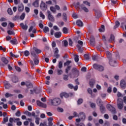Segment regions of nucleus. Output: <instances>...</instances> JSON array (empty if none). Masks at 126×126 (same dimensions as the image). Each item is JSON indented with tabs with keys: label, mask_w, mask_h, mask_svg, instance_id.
I'll return each instance as SVG.
<instances>
[{
	"label": "nucleus",
	"mask_w": 126,
	"mask_h": 126,
	"mask_svg": "<svg viewBox=\"0 0 126 126\" xmlns=\"http://www.w3.org/2000/svg\"><path fill=\"white\" fill-rule=\"evenodd\" d=\"M49 102L51 103L52 106H59V105H61L62 100L60 99V98H54L52 99H50Z\"/></svg>",
	"instance_id": "1"
},
{
	"label": "nucleus",
	"mask_w": 126,
	"mask_h": 126,
	"mask_svg": "<svg viewBox=\"0 0 126 126\" xmlns=\"http://www.w3.org/2000/svg\"><path fill=\"white\" fill-rule=\"evenodd\" d=\"M73 115L74 118V117H80L81 118V120L83 121H84V120H85V114L83 112H80L79 114H78L76 112H74L73 113Z\"/></svg>",
	"instance_id": "2"
},
{
	"label": "nucleus",
	"mask_w": 126,
	"mask_h": 126,
	"mask_svg": "<svg viewBox=\"0 0 126 126\" xmlns=\"http://www.w3.org/2000/svg\"><path fill=\"white\" fill-rule=\"evenodd\" d=\"M93 67L94 68V69L98 70V71H103V70H104V67L98 64H94L93 65Z\"/></svg>",
	"instance_id": "3"
},
{
	"label": "nucleus",
	"mask_w": 126,
	"mask_h": 126,
	"mask_svg": "<svg viewBox=\"0 0 126 126\" xmlns=\"http://www.w3.org/2000/svg\"><path fill=\"white\" fill-rule=\"evenodd\" d=\"M106 108L108 111H110L112 114H116L117 112L116 111V108L113 107L111 104H107Z\"/></svg>",
	"instance_id": "4"
},
{
	"label": "nucleus",
	"mask_w": 126,
	"mask_h": 126,
	"mask_svg": "<svg viewBox=\"0 0 126 126\" xmlns=\"http://www.w3.org/2000/svg\"><path fill=\"white\" fill-rule=\"evenodd\" d=\"M117 106L119 110H122L123 108H124V103L123 102V100H122V99H118Z\"/></svg>",
	"instance_id": "5"
},
{
	"label": "nucleus",
	"mask_w": 126,
	"mask_h": 126,
	"mask_svg": "<svg viewBox=\"0 0 126 126\" xmlns=\"http://www.w3.org/2000/svg\"><path fill=\"white\" fill-rule=\"evenodd\" d=\"M72 72L74 75V77H78L79 76V71L76 68H73Z\"/></svg>",
	"instance_id": "6"
},
{
	"label": "nucleus",
	"mask_w": 126,
	"mask_h": 126,
	"mask_svg": "<svg viewBox=\"0 0 126 126\" xmlns=\"http://www.w3.org/2000/svg\"><path fill=\"white\" fill-rule=\"evenodd\" d=\"M78 43L79 44V45H77V47L78 49H79V51L81 53H82L83 50H82V49H81V47H82V46H83V42H82V41H81V40H79L78 41Z\"/></svg>",
	"instance_id": "7"
},
{
	"label": "nucleus",
	"mask_w": 126,
	"mask_h": 126,
	"mask_svg": "<svg viewBox=\"0 0 126 126\" xmlns=\"http://www.w3.org/2000/svg\"><path fill=\"white\" fill-rule=\"evenodd\" d=\"M48 19L50 20V21H52V22H54L55 21V18H54L53 15H52V14H51V12L50 11H48Z\"/></svg>",
	"instance_id": "8"
},
{
	"label": "nucleus",
	"mask_w": 126,
	"mask_h": 126,
	"mask_svg": "<svg viewBox=\"0 0 126 126\" xmlns=\"http://www.w3.org/2000/svg\"><path fill=\"white\" fill-rule=\"evenodd\" d=\"M40 8L42 10H46L47 9V5L43 1H41L40 4Z\"/></svg>",
	"instance_id": "9"
},
{
	"label": "nucleus",
	"mask_w": 126,
	"mask_h": 126,
	"mask_svg": "<svg viewBox=\"0 0 126 126\" xmlns=\"http://www.w3.org/2000/svg\"><path fill=\"white\" fill-rule=\"evenodd\" d=\"M37 106L39 107H42V108H47V104L41 102L40 101H37Z\"/></svg>",
	"instance_id": "10"
},
{
	"label": "nucleus",
	"mask_w": 126,
	"mask_h": 126,
	"mask_svg": "<svg viewBox=\"0 0 126 126\" xmlns=\"http://www.w3.org/2000/svg\"><path fill=\"white\" fill-rule=\"evenodd\" d=\"M90 43L92 46H95V38H94V36H91Z\"/></svg>",
	"instance_id": "11"
},
{
	"label": "nucleus",
	"mask_w": 126,
	"mask_h": 126,
	"mask_svg": "<svg viewBox=\"0 0 126 126\" xmlns=\"http://www.w3.org/2000/svg\"><path fill=\"white\" fill-rule=\"evenodd\" d=\"M24 9V6L23 5V4L20 3L18 6V11L21 12L23 11V10Z\"/></svg>",
	"instance_id": "12"
},
{
	"label": "nucleus",
	"mask_w": 126,
	"mask_h": 126,
	"mask_svg": "<svg viewBox=\"0 0 126 126\" xmlns=\"http://www.w3.org/2000/svg\"><path fill=\"white\" fill-rule=\"evenodd\" d=\"M4 87L6 89H9V88L12 87V86L10 84H9V82H8V81H6L4 82Z\"/></svg>",
	"instance_id": "13"
},
{
	"label": "nucleus",
	"mask_w": 126,
	"mask_h": 126,
	"mask_svg": "<svg viewBox=\"0 0 126 126\" xmlns=\"http://www.w3.org/2000/svg\"><path fill=\"white\" fill-rule=\"evenodd\" d=\"M120 85H121V87H122V88H123V89H125V88L126 87V81H125V80H122L121 81Z\"/></svg>",
	"instance_id": "14"
},
{
	"label": "nucleus",
	"mask_w": 126,
	"mask_h": 126,
	"mask_svg": "<svg viewBox=\"0 0 126 126\" xmlns=\"http://www.w3.org/2000/svg\"><path fill=\"white\" fill-rule=\"evenodd\" d=\"M80 7H81L82 9L85 11V12H88L89 11V10L87 7L84 6V4H81L80 5Z\"/></svg>",
	"instance_id": "15"
},
{
	"label": "nucleus",
	"mask_w": 126,
	"mask_h": 126,
	"mask_svg": "<svg viewBox=\"0 0 126 126\" xmlns=\"http://www.w3.org/2000/svg\"><path fill=\"white\" fill-rule=\"evenodd\" d=\"M76 25L77 26L82 27V26H83V23L80 20H78L76 21Z\"/></svg>",
	"instance_id": "16"
},
{
	"label": "nucleus",
	"mask_w": 126,
	"mask_h": 126,
	"mask_svg": "<svg viewBox=\"0 0 126 126\" xmlns=\"http://www.w3.org/2000/svg\"><path fill=\"white\" fill-rule=\"evenodd\" d=\"M109 64H110L111 66H116V61L112 60H109Z\"/></svg>",
	"instance_id": "17"
},
{
	"label": "nucleus",
	"mask_w": 126,
	"mask_h": 126,
	"mask_svg": "<svg viewBox=\"0 0 126 126\" xmlns=\"http://www.w3.org/2000/svg\"><path fill=\"white\" fill-rule=\"evenodd\" d=\"M20 26L23 30H27L28 29V26L27 25H24L22 23L20 24Z\"/></svg>",
	"instance_id": "18"
},
{
	"label": "nucleus",
	"mask_w": 126,
	"mask_h": 126,
	"mask_svg": "<svg viewBox=\"0 0 126 126\" xmlns=\"http://www.w3.org/2000/svg\"><path fill=\"white\" fill-rule=\"evenodd\" d=\"M60 96L61 98H63V97L65 98H67L68 97V94L65 93H62L60 94Z\"/></svg>",
	"instance_id": "19"
},
{
	"label": "nucleus",
	"mask_w": 126,
	"mask_h": 126,
	"mask_svg": "<svg viewBox=\"0 0 126 126\" xmlns=\"http://www.w3.org/2000/svg\"><path fill=\"white\" fill-rule=\"evenodd\" d=\"M33 51H34V52H36V54H41V53H42V51H41V50L36 48V47H34L33 48Z\"/></svg>",
	"instance_id": "20"
},
{
	"label": "nucleus",
	"mask_w": 126,
	"mask_h": 126,
	"mask_svg": "<svg viewBox=\"0 0 126 126\" xmlns=\"http://www.w3.org/2000/svg\"><path fill=\"white\" fill-rule=\"evenodd\" d=\"M1 61H2V63H5V64H7L8 63V60H7V59H6V58H5V57H2L1 58Z\"/></svg>",
	"instance_id": "21"
},
{
	"label": "nucleus",
	"mask_w": 126,
	"mask_h": 126,
	"mask_svg": "<svg viewBox=\"0 0 126 126\" xmlns=\"http://www.w3.org/2000/svg\"><path fill=\"white\" fill-rule=\"evenodd\" d=\"M32 5H33L34 7H38V6H39V0H35L33 3Z\"/></svg>",
	"instance_id": "22"
},
{
	"label": "nucleus",
	"mask_w": 126,
	"mask_h": 126,
	"mask_svg": "<svg viewBox=\"0 0 126 126\" xmlns=\"http://www.w3.org/2000/svg\"><path fill=\"white\" fill-rule=\"evenodd\" d=\"M96 103L98 106H101L103 104V101L100 98H97Z\"/></svg>",
	"instance_id": "23"
},
{
	"label": "nucleus",
	"mask_w": 126,
	"mask_h": 126,
	"mask_svg": "<svg viewBox=\"0 0 126 126\" xmlns=\"http://www.w3.org/2000/svg\"><path fill=\"white\" fill-rule=\"evenodd\" d=\"M54 35L56 38H60L62 36V33L61 32H57L54 34Z\"/></svg>",
	"instance_id": "24"
},
{
	"label": "nucleus",
	"mask_w": 126,
	"mask_h": 126,
	"mask_svg": "<svg viewBox=\"0 0 126 126\" xmlns=\"http://www.w3.org/2000/svg\"><path fill=\"white\" fill-rule=\"evenodd\" d=\"M74 57L75 63H78V61H79V56L76 54H74Z\"/></svg>",
	"instance_id": "25"
},
{
	"label": "nucleus",
	"mask_w": 126,
	"mask_h": 126,
	"mask_svg": "<svg viewBox=\"0 0 126 126\" xmlns=\"http://www.w3.org/2000/svg\"><path fill=\"white\" fill-rule=\"evenodd\" d=\"M12 81L14 83H16V82H18V79L16 76H14L12 78Z\"/></svg>",
	"instance_id": "26"
},
{
	"label": "nucleus",
	"mask_w": 126,
	"mask_h": 126,
	"mask_svg": "<svg viewBox=\"0 0 126 126\" xmlns=\"http://www.w3.org/2000/svg\"><path fill=\"white\" fill-rule=\"evenodd\" d=\"M10 42L13 45H16L17 44V40L15 38H13L12 40H10Z\"/></svg>",
	"instance_id": "27"
},
{
	"label": "nucleus",
	"mask_w": 126,
	"mask_h": 126,
	"mask_svg": "<svg viewBox=\"0 0 126 126\" xmlns=\"http://www.w3.org/2000/svg\"><path fill=\"white\" fill-rule=\"evenodd\" d=\"M110 42H114L115 41V36L113 35H111L110 38L109 40Z\"/></svg>",
	"instance_id": "28"
},
{
	"label": "nucleus",
	"mask_w": 126,
	"mask_h": 126,
	"mask_svg": "<svg viewBox=\"0 0 126 126\" xmlns=\"http://www.w3.org/2000/svg\"><path fill=\"white\" fill-rule=\"evenodd\" d=\"M98 31L101 32H105V26L101 25V28L99 29Z\"/></svg>",
	"instance_id": "29"
},
{
	"label": "nucleus",
	"mask_w": 126,
	"mask_h": 126,
	"mask_svg": "<svg viewBox=\"0 0 126 126\" xmlns=\"http://www.w3.org/2000/svg\"><path fill=\"white\" fill-rule=\"evenodd\" d=\"M33 62H34V64H35V65H37L39 64V59H38L37 58L33 59Z\"/></svg>",
	"instance_id": "30"
},
{
	"label": "nucleus",
	"mask_w": 126,
	"mask_h": 126,
	"mask_svg": "<svg viewBox=\"0 0 126 126\" xmlns=\"http://www.w3.org/2000/svg\"><path fill=\"white\" fill-rule=\"evenodd\" d=\"M63 21L66 22V21L67 20V18L66 17V14L65 13H63Z\"/></svg>",
	"instance_id": "31"
},
{
	"label": "nucleus",
	"mask_w": 126,
	"mask_h": 126,
	"mask_svg": "<svg viewBox=\"0 0 126 126\" xmlns=\"http://www.w3.org/2000/svg\"><path fill=\"white\" fill-rule=\"evenodd\" d=\"M12 96H13V94H9L8 93H6L5 94V97L6 98H8L9 97H12Z\"/></svg>",
	"instance_id": "32"
},
{
	"label": "nucleus",
	"mask_w": 126,
	"mask_h": 126,
	"mask_svg": "<svg viewBox=\"0 0 126 126\" xmlns=\"http://www.w3.org/2000/svg\"><path fill=\"white\" fill-rule=\"evenodd\" d=\"M43 31L45 33H47V32H49L50 31V29L48 27H45Z\"/></svg>",
	"instance_id": "33"
},
{
	"label": "nucleus",
	"mask_w": 126,
	"mask_h": 126,
	"mask_svg": "<svg viewBox=\"0 0 126 126\" xmlns=\"http://www.w3.org/2000/svg\"><path fill=\"white\" fill-rule=\"evenodd\" d=\"M95 83V80H93L92 81H90L89 84L91 87H93Z\"/></svg>",
	"instance_id": "34"
},
{
	"label": "nucleus",
	"mask_w": 126,
	"mask_h": 126,
	"mask_svg": "<svg viewBox=\"0 0 126 126\" xmlns=\"http://www.w3.org/2000/svg\"><path fill=\"white\" fill-rule=\"evenodd\" d=\"M83 3L87 6H90L91 5L90 2H88V1H84Z\"/></svg>",
	"instance_id": "35"
},
{
	"label": "nucleus",
	"mask_w": 126,
	"mask_h": 126,
	"mask_svg": "<svg viewBox=\"0 0 126 126\" xmlns=\"http://www.w3.org/2000/svg\"><path fill=\"white\" fill-rule=\"evenodd\" d=\"M10 55L11 57H12L13 58H17L19 57V55L13 54V53H12V52H10Z\"/></svg>",
	"instance_id": "36"
},
{
	"label": "nucleus",
	"mask_w": 126,
	"mask_h": 126,
	"mask_svg": "<svg viewBox=\"0 0 126 126\" xmlns=\"http://www.w3.org/2000/svg\"><path fill=\"white\" fill-rule=\"evenodd\" d=\"M100 109L101 113H105V107L103 105H100Z\"/></svg>",
	"instance_id": "37"
},
{
	"label": "nucleus",
	"mask_w": 126,
	"mask_h": 126,
	"mask_svg": "<svg viewBox=\"0 0 126 126\" xmlns=\"http://www.w3.org/2000/svg\"><path fill=\"white\" fill-rule=\"evenodd\" d=\"M63 70L62 69H58L57 70V74L58 75H62V74H63Z\"/></svg>",
	"instance_id": "38"
},
{
	"label": "nucleus",
	"mask_w": 126,
	"mask_h": 126,
	"mask_svg": "<svg viewBox=\"0 0 126 126\" xmlns=\"http://www.w3.org/2000/svg\"><path fill=\"white\" fill-rule=\"evenodd\" d=\"M63 33H64V34H67L68 30H67V28L64 27L63 28Z\"/></svg>",
	"instance_id": "39"
},
{
	"label": "nucleus",
	"mask_w": 126,
	"mask_h": 126,
	"mask_svg": "<svg viewBox=\"0 0 126 126\" xmlns=\"http://www.w3.org/2000/svg\"><path fill=\"white\" fill-rule=\"evenodd\" d=\"M71 63V62L70 61H68L66 63H64V66H66V65H69Z\"/></svg>",
	"instance_id": "40"
},
{
	"label": "nucleus",
	"mask_w": 126,
	"mask_h": 126,
	"mask_svg": "<svg viewBox=\"0 0 126 126\" xmlns=\"http://www.w3.org/2000/svg\"><path fill=\"white\" fill-rule=\"evenodd\" d=\"M63 44L64 47H67L68 45V42H67V40L63 41Z\"/></svg>",
	"instance_id": "41"
},
{
	"label": "nucleus",
	"mask_w": 126,
	"mask_h": 126,
	"mask_svg": "<svg viewBox=\"0 0 126 126\" xmlns=\"http://www.w3.org/2000/svg\"><path fill=\"white\" fill-rule=\"evenodd\" d=\"M35 124H36V125H39V124H40V118L38 117L35 118Z\"/></svg>",
	"instance_id": "42"
},
{
	"label": "nucleus",
	"mask_w": 126,
	"mask_h": 126,
	"mask_svg": "<svg viewBox=\"0 0 126 126\" xmlns=\"http://www.w3.org/2000/svg\"><path fill=\"white\" fill-rule=\"evenodd\" d=\"M24 55L25 57H28L30 55V53L28 50H26L24 52Z\"/></svg>",
	"instance_id": "43"
},
{
	"label": "nucleus",
	"mask_w": 126,
	"mask_h": 126,
	"mask_svg": "<svg viewBox=\"0 0 126 126\" xmlns=\"http://www.w3.org/2000/svg\"><path fill=\"white\" fill-rule=\"evenodd\" d=\"M8 13L10 14V15H12L13 12L11 8H8L7 10Z\"/></svg>",
	"instance_id": "44"
},
{
	"label": "nucleus",
	"mask_w": 126,
	"mask_h": 126,
	"mask_svg": "<svg viewBox=\"0 0 126 126\" xmlns=\"http://www.w3.org/2000/svg\"><path fill=\"white\" fill-rule=\"evenodd\" d=\"M40 17H41L42 19H45V15L42 13V12H40L39 13Z\"/></svg>",
	"instance_id": "45"
},
{
	"label": "nucleus",
	"mask_w": 126,
	"mask_h": 126,
	"mask_svg": "<svg viewBox=\"0 0 126 126\" xmlns=\"http://www.w3.org/2000/svg\"><path fill=\"white\" fill-rule=\"evenodd\" d=\"M77 103L78 105H80V104H82V103H83V99H82V98L79 99L77 101Z\"/></svg>",
	"instance_id": "46"
},
{
	"label": "nucleus",
	"mask_w": 126,
	"mask_h": 126,
	"mask_svg": "<svg viewBox=\"0 0 126 126\" xmlns=\"http://www.w3.org/2000/svg\"><path fill=\"white\" fill-rule=\"evenodd\" d=\"M8 122V117H5L3 118V124H5Z\"/></svg>",
	"instance_id": "47"
},
{
	"label": "nucleus",
	"mask_w": 126,
	"mask_h": 126,
	"mask_svg": "<svg viewBox=\"0 0 126 126\" xmlns=\"http://www.w3.org/2000/svg\"><path fill=\"white\" fill-rule=\"evenodd\" d=\"M70 68H71V66H68L67 67V68H66V69H65V72L66 73H68V71L70 70Z\"/></svg>",
	"instance_id": "48"
},
{
	"label": "nucleus",
	"mask_w": 126,
	"mask_h": 126,
	"mask_svg": "<svg viewBox=\"0 0 126 126\" xmlns=\"http://www.w3.org/2000/svg\"><path fill=\"white\" fill-rule=\"evenodd\" d=\"M31 55L32 56V57H33L34 58H36V52H35V51H32L31 52Z\"/></svg>",
	"instance_id": "49"
},
{
	"label": "nucleus",
	"mask_w": 126,
	"mask_h": 126,
	"mask_svg": "<svg viewBox=\"0 0 126 126\" xmlns=\"http://www.w3.org/2000/svg\"><path fill=\"white\" fill-rule=\"evenodd\" d=\"M15 68L17 71H18V72H20V71H21V68L18 66H15Z\"/></svg>",
	"instance_id": "50"
},
{
	"label": "nucleus",
	"mask_w": 126,
	"mask_h": 126,
	"mask_svg": "<svg viewBox=\"0 0 126 126\" xmlns=\"http://www.w3.org/2000/svg\"><path fill=\"white\" fill-rule=\"evenodd\" d=\"M58 66H59V68H62L63 62H62V61L59 62Z\"/></svg>",
	"instance_id": "51"
},
{
	"label": "nucleus",
	"mask_w": 126,
	"mask_h": 126,
	"mask_svg": "<svg viewBox=\"0 0 126 126\" xmlns=\"http://www.w3.org/2000/svg\"><path fill=\"white\" fill-rule=\"evenodd\" d=\"M24 18H25V13H23L22 14V15L20 16V19H21V20H23Z\"/></svg>",
	"instance_id": "52"
},
{
	"label": "nucleus",
	"mask_w": 126,
	"mask_h": 126,
	"mask_svg": "<svg viewBox=\"0 0 126 126\" xmlns=\"http://www.w3.org/2000/svg\"><path fill=\"white\" fill-rule=\"evenodd\" d=\"M92 59L93 60V61H97V60H98V56L94 55L93 56Z\"/></svg>",
	"instance_id": "53"
},
{
	"label": "nucleus",
	"mask_w": 126,
	"mask_h": 126,
	"mask_svg": "<svg viewBox=\"0 0 126 126\" xmlns=\"http://www.w3.org/2000/svg\"><path fill=\"white\" fill-rule=\"evenodd\" d=\"M53 29H54L55 31H60V29L57 26H54L53 27Z\"/></svg>",
	"instance_id": "54"
},
{
	"label": "nucleus",
	"mask_w": 126,
	"mask_h": 126,
	"mask_svg": "<svg viewBox=\"0 0 126 126\" xmlns=\"http://www.w3.org/2000/svg\"><path fill=\"white\" fill-rule=\"evenodd\" d=\"M84 58H85V60H86L87 61H88V60H89V59H90L89 55H87V54L84 55Z\"/></svg>",
	"instance_id": "55"
},
{
	"label": "nucleus",
	"mask_w": 126,
	"mask_h": 126,
	"mask_svg": "<svg viewBox=\"0 0 126 126\" xmlns=\"http://www.w3.org/2000/svg\"><path fill=\"white\" fill-rule=\"evenodd\" d=\"M16 117H20V116H21V113H20V111H18L16 113Z\"/></svg>",
	"instance_id": "56"
},
{
	"label": "nucleus",
	"mask_w": 126,
	"mask_h": 126,
	"mask_svg": "<svg viewBox=\"0 0 126 126\" xmlns=\"http://www.w3.org/2000/svg\"><path fill=\"white\" fill-rule=\"evenodd\" d=\"M79 5H80V3H79V2H77L75 4V6L76 8H79Z\"/></svg>",
	"instance_id": "57"
},
{
	"label": "nucleus",
	"mask_w": 126,
	"mask_h": 126,
	"mask_svg": "<svg viewBox=\"0 0 126 126\" xmlns=\"http://www.w3.org/2000/svg\"><path fill=\"white\" fill-rule=\"evenodd\" d=\"M14 2L15 4L20 3V0H14Z\"/></svg>",
	"instance_id": "58"
},
{
	"label": "nucleus",
	"mask_w": 126,
	"mask_h": 126,
	"mask_svg": "<svg viewBox=\"0 0 126 126\" xmlns=\"http://www.w3.org/2000/svg\"><path fill=\"white\" fill-rule=\"evenodd\" d=\"M72 17L75 19H76V18H78V16H77V14H76V13H74L72 14Z\"/></svg>",
	"instance_id": "59"
},
{
	"label": "nucleus",
	"mask_w": 126,
	"mask_h": 126,
	"mask_svg": "<svg viewBox=\"0 0 126 126\" xmlns=\"http://www.w3.org/2000/svg\"><path fill=\"white\" fill-rule=\"evenodd\" d=\"M63 79L64 80H68V76L67 75H65L63 76Z\"/></svg>",
	"instance_id": "60"
},
{
	"label": "nucleus",
	"mask_w": 126,
	"mask_h": 126,
	"mask_svg": "<svg viewBox=\"0 0 126 126\" xmlns=\"http://www.w3.org/2000/svg\"><path fill=\"white\" fill-rule=\"evenodd\" d=\"M7 33L8 35H13L14 34V32L11 31H8Z\"/></svg>",
	"instance_id": "61"
},
{
	"label": "nucleus",
	"mask_w": 126,
	"mask_h": 126,
	"mask_svg": "<svg viewBox=\"0 0 126 126\" xmlns=\"http://www.w3.org/2000/svg\"><path fill=\"white\" fill-rule=\"evenodd\" d=\"M122 123L124 125H126V119L125 118H122Z\"/></svg>",
	"instance_id": "62"
},
{
	"label": "nucleus",
	"mask_w": 126,
	"mask_h": 126,
	"mask_svg": "<svg viewBox=\"0 0 126 126\" xmlns=\"http://www.w3.org/2000/svg\"><path fill=\"white\" fill-rule=\"evenodd\" d=\"M72 40H71V39L69 38V46H72Z\"/></svg>",
	"instance_id": "63"
},
{
	"label": "nucleus",
	"mask_w": 126,
	"mask_h": 126,
	"mask_svg": "<svg viewBox=\"0 0 126 126\" xmlns=\"http://www.w3.org/2000/svg\"><path fill=\"white\" fill-rule=\"evenodd\" d=\"M76 126H85V125H84L83 123H78L76 124Z\"/></svg>",
	"instance_id": "64"
}]
</instances>
